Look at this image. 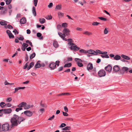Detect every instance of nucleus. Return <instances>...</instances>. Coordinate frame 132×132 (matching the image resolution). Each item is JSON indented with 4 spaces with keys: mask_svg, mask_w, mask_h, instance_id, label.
Masks as SVG:
<instances>
[{
    "mask_svg": "<svg viewBox=\"0 0 132 132\" xmlns=\"http://www.w3.org/2000/svg\"><path fill=\"white\" fill-rule=\"evenodd\" d=\"M26 119L22 117L14 114L13 117H12L10 120L11 124L10 125L11 128H14L15 127L17 126L18 125L21 123V122L25 120Z\"/></svg>",
    "mask_w": 132,
    "mask_h": 132,
    "instance_id": "obj_1",
    "label": "nucleus"
},
{
    "mask_svg": "<svg viewBox=\"0 0 132 132\" xmlns=\"http://www.w3.org/2000/svg\"><path fill=\"white\" fill-rule=\"evenodd\" d=\"M28 62L26 63L24 65V66L23 69H27V70H29L31 68H32L34 66V63L33 62H31L29 64V65L28 67Z\"/></svg>",
    "mask_w": 132,
    "mask_h": 132,
    "instance_id": "obj_2",
    "label": "nucleus"
},
{
    "mask_svg": "<svg viewBox=\"0 0 132 132\" xmlns=\"http://www.w3.org/2000/svg\"><path fill=\"white\" fill-rule=\"evenodd\" d=\"M10 128V125L8 123L3 124L2 126V130L6 131L8 130Z\"/></svg>",
    "mask_w": 132,
    "mask_h": 132,
    "instance_id": "obj_3",
    "label": "nucleus"
},
{
    "mask_svg": "<svg viewBox=\"0 0 132 132\" xmlns=\"http://www.w3.org/2000/svg\"><path fill=\"white\" fill-rule=\"evenodd\" d=\"M98 75L100 77H104L106 75V72L103 69H101L98 71Z\"/></svg>",
    "mask_w": 132,
    "mask_h": 132,
    "instance_id": "obj_4",
    "label": "nucleus"
},
{
    "mask_svg": "<svg viewBox=\"0 0 132 132\" xmlns=\"http://www.w3.org/2000/svg\"><path fill=\"white\" fill-rule=\"evenodd\" d=\"M128 68L127 67H123L120 70V74L123 75L125 73V72H126L127 73L128 72Z\"/></svg>",
    "mask_w": 132,
    "mask_h": 132,
    "instance_id": "obj_5",
    "label": "nucleus"
},
{
    "mask_svg": "<svg viewBox=\"0 0 132 132\" xmlns=\"http://www.w3.org/2000/svg\"><path fill=\"white\" fill-rule=\"evenodd\" d=\"M24 113L26 116L28 117H30L32 116L33 114L32 112L29 110H26L24 111L23 113H22V114Z\"/></svg>",
    "mask_w": 132,
    "mask_h": 132,
    "instance_id": "obj_6",
    "label": "nucleus"
},
{
    "mask_svg": "<svg viewBox=\"0 0 132 132\" xmlns=\"http://www.w3.org/2000/svg\"><path fill=\"white\" fill-rule=\"evenodd\" d=\"M120 68L119 66L118 65H115L114 66L113 68V71L112 73L117 72L120 70Z\"/></svg>",
    "mask_w": 132,
    "mask_h": 132,
    "instance_id": "obj_7",
    "label": "nucleus"
},
{
    "mask_svg": "<svg viewBox=\"0 0 132 132\" xmlns=\"http://www.w3.org/2000/svg\"><path fill=\"white\" fill-rule=\"evenodd\" d=\"M55 65V63L51 62L49 65L48 67L51 70H54L56 68Z\"/></svg>",
    "mask_w": 132,
    "mask_h": 132,
    "instance_id": "obj_8",
    "label": "nucleus"
},
{
    "mask_svg": "<svg viewBox=\"0 0 132 132\" xmlns=\"http://www.w3.org/2000/svg\"><path fill=\"white\" fill-rule=\"evenodd\" d=\"M3 113L5 114H10L12 110L11 108L8 109H2Z\"/></svg>",
    "mask_w": 132,
    "mask_h": 132,
    "instance_id": "obj_9",
    "label": "nucleus"
},
{
    "mask_svg": "<svg viewBox=\"0 0 132 132\" xmlns=\"http://www.w3.org/2000/svg\"><path fill=\"white\" fill-rule=\"evenodd\" d=\"M112 69V67L110 64H108L107 66L105 68V69L107 71L110 72L111 71Z\"/></svg>",
    "mask_w": 132,
    "mask_h": 132,
    "instance_id": "obj_10",
    "label": "nucleus"
},
{
    "mask_svg": "<svg viewBox=\"0 0 132 132\" xmlns=\"http://www.w3.org/2000/svg\"><path fill=\"white\" fill-rule=\"evenodd\" d=\"M58 34L60 37H61L63 40L65 41L67 40V39L65 38L66 36V35L64 34H62V33L60 32H58Z\"/></svg>",
    "mask_w": 132,
    "mask_h": 132,
    "instance_id": "obj_11",
    "label": "nucleus"
},
{
    "mask_svg": "<svg viewBox=\"0 0 132 132\" xmlns=\"http://www.w3.org/2000/svg\"><path fill=\"white\" fill-rule=\"evenodd\" d=\"M107 53V52L105 51L104 52H102V54L104 55H101V56L103 58H109V56L108 55L106 54Z\"/></svg>",
    "mask_w": 132,
    "mask_h": 132,
    "instance_id": "obj_12",
    "label": "nucleus"
},
{
    "mask_svg": "<svg viewBox=\"0 0 132 132\" xmlns=\"http://www.w3.org/2000/svg\"><path fill=\"white\" fill-rule=\"evenodd\" d=\"M62 32L65 35L68 36L69 35V33L70 32V31L68 28H64Z\"/></svg>",
    "mask_w": 132,
    "mask_h": 132,
    "instance_id": "obj_13",
    "label": "nucleus"
},
{
    "mask_svg": "<svg viewBox=\"0 0 132 132\" xmlns=\"http://www.w3.org/2000/svg\"><path fill=\"white\" fill-rule=\"evenodd\" d=\"M87 68L88 71L92 70L93 69V64L91 63H89L87 65Z\"/></svg>",
    "mask_w": 132,
    "mask_h": 132,
    "instance_id": "obj_14",
    "label": "nucleus"
},
{
    "mask_svg": "<svg viewBox=\"0 0 132 132\" xmlns=\"http://www.w3.org/2000/svg\"><path fill=\"white\" fill-rule=\"evenodd\" d=\"M27 104V103L25 102H22L21 103H20V104H19L18 106L17 107H23L24 108L25 106V105H26Z\"/></svg>",
    "mask_w": 132,
    "mask_h": 132,
    "instance_id": "obj_15",
    "label": "nucleus"
},
{
    "mask_svg": "<svg viewBox=\"0 0 132 132\" xmlns=\"http://www.w3.org/2000/svg\"><path fill=\"white\" fill-rule=\"evenodd\" d=\"M20 23L21 24H23L26 23V19L25 17H23L20 20Z\"/></svg>",
    "mask_w": 132,
    "mask_h": 132,
    "instance_id": "obj_16",
    "label": "nucleus"
},
{
    "mask_svg": "<svg viewBox=\"0 0 132 132\" xmlns=\"http://www.w3.org/2000/svg\"><path fill=\"white\" fill-rule=\"evenodd\" d=\"M7 22L6 21L4 20H2L0 21V24L2 26H6L7 25Z\"/></svg>",
    "mask_w": 132,
    "mask_h": 132,
    "instance_id": "obj_17",
    "label": "nucleus"
},
{
    "mask_svg": "<svg viewBox=\"0 0 132 132\" xmlns=\"http://www.w3.org/2000/svg\"><path fill=\"white\" fill-rule=\"evenodd\" d=\"M76 45L75 44V45H73V46H71L70 47V49L71 50H73L74 51H76Z\"/></svg>",
    "mask_w": 132,
    "mask_h": 132,
    "instance_id": "obj_18",
    "label": "nucleus"
},
{
    "mask_svg": "<svg viewBox=\"0 0 132 132\" xmlns=\"http://www.w3.org/2000/svg\"><path fill=\"white\" fill-rule=\"evenodd\" d=\"M121 56L123 58L126 60H129L130 59V58L129 56L124 54H122Z\"/></svg>",
    "mask_w": 132,
    "mask_h": 132,
    "instance_id": "obj_19",
    "label": "nucleus"
},
{
    "mask_svg": "<svg viewBox=\"0 0 132 132\" xmlns=\"http://www.w3.org/2000/svg\"><path fill=\"white\" fill-rule=\"evenodd\" d=\"M71 129V128L70 126H67L65 127L62 128V129L64 131H66V130H69Z\"/></svg>",
    "mask_w": 132,
    "mask_h": 132,
    "instance_id": "obj_20",
    "label": "nucleus"
},
{
    "mask_svg": "<svg viewBox=\"0 0 132 132\" xmlns=\"http://www.w3.org/2000/svg\"><path fill=\"white\" fill-rule=\"evenodd\" d=\"M121 59V57L120 56L118 55H116L114 57V59L116 60H120Z\"/></svg>",
    "mask_w": 132,
    "mask_h": 132,
    "instance_id": "obj_21",
    "label": "nucleus"
},
{
    "mask_svg": "<svg viewBox=\"0 0 132 132\" xmlns=\"http://www.w3.org/2000/svg\"><path fill=\"white\" fill-rule=\"evenodd\" d=\"M62 9V5L61 4H59L56 6L55 9H57L58 10H60Z\"/></svg>",
    "mask_w": 132,
    "mask_h": 132,
    "instance_id": "obj_22",
    "label": "nucleus"
},
{
    "mask_svg": "<svg viewBox=\"0 0 132 132\" xmlns=\"http://www.w3.org/2000/svg\"><path fill=\"white\" fill-rule=\"evenodd\" d=\"M42 34L40 32H38L37 34V36L38 37H40L39 39H43V36H42Z\"/></svg>",
    "mask_w": 132,
    "mask_h": 132,
    "instance_id": "obj_23",
    "label": "nucleus"
},
{
    "mask_svg": "<svg viewBox=\"0 0 132 132\" xmlns=\"http://www.w3.org/2000/svg\"><path fill=\"white\" fill-rule=\"evenodd\" d=\"M41 67V64L37 63L35 66L34 68L36 69L37 68H39Z\"/></svg>",
    "mask_w": 132,
    "mask_h": 132,
    "instance_id": "obj_24",
    "label": "nucleus"
},
{
    "mask_svg": "<svg viewBox=\"0 0 132 132\" xmlns=\"http://www.w3.org/2000/svg\"><path fill=\"white\" fill-rule=\"evenodd\" d=\"M88 51V53L89 54L95 55V51L92 50H90Z\"/></svg>",
    "mask_w": 132,
    "mask_h": 132,
    "instance_id": "obj_25",
    "label": "nucleus"
},
{
    "mask_svg": "<svg viewBox=\"0 0 132 132\" xmlns=\"http://www.w3.org/2000/svg\"><path fill=\"white\" fill-rule=\"evenodd\" d=\"M33 106V105H27V104H26V105H25V106L24 108V109H29L30 108H32Z\"/></svg>",
    "mask_w": 132,
    "mask_h": 132,
    "instance_id": "obj_26",
    "label": "nucleus"
},
{
    "mask_svg": "<svg viewBox=\"0 0 132 132\" xmlns=\"http://www.w3.org/2000/svg\"><path fill=\"white\" fill-rule=\"evenodd\" d=\"M4 10H2L0 12V14L2 15L5 14L6 13V11L7 10V9L6 8H4Z\"/></svg>",
    "mask_w": 132,
    "mask_h": 132,
    "instance_id": "obj_27",
    "label": "nucleus"
},
{
    "mask_svg": "<svg viewBox=\"0 0 132 132\" xmlns=\"http://www.w3.org/2000/svg\"><path fill=\"white\" fill-rule=\"evenodd\" d=\"M53 46L56 48H57L58 46V43L56 41H53Z\"/></svg>",
    "mask_w": 132,
    "mask_h": 132,
    "instance_id": "obj_28",
    "label": "nucleus"
},
{
    "mask_svg": "<svg viewBox=\"0 0 132 132\" xmlns=\"http://www.w3.org/2000/svg\"><path fill=\"white\" fill-rule=\"evenodd\" d=\"M83 34L87 35L88 36H90L92 35L93 34V33L92 32L86 31L83 32Z\"/></svg>",
    "mask_w": 132,
    "mask_h": 132,
    "instance_id": "obj_29",
    "label": "nucleus"
},
{
    "mask_svg": "<svg viewBox=\"0 0 132 132\" xmlns=\"http://www.w3.org/2000/svg\"><path fill=\"white\" fill-rule=\"evenodd\" d=\"M4 27L6 29H7V28H8L9 29H13V27L12 26H11V24H8L7 26H5Z\"/></svg>",
    "mask_w": 132,
    "mask_h": 132,
    "instance_id": "obj_30",
    "label": "nucleus"
},
{
    "mask_svg": "<svg viewBox=\"0 0 132 132\" xmlns=\"http://www.w3.org/2000/svg\"><path fill=\"white\" fill-rule=\"evenodd\" d=\"M72 64L71 63H68L67 64H65L64 66V67H69L71 66Z\"/></svg>",
    "mask_w": 132,
    "mask_h": 132,
    "instance_id": "obj_31",
    "label": "nucleus"
},
{
    "mask_svg": "<svg viewBox=\"0 0 132 132\" xmlns=\"http://www.w3.org/2000/svg\"><path fill=\"white\" fill-rule=\"evenodd\" d=\"M32 12L34 16H36V13L35 8L34 6L32 7Z\"/></svg>",
    "mask_w": 132,
    "mask_h": 132,
    "instance_id": "obj_32",
    "label": "nucleus"
},
{
    "mask_svg": "<svg viewBox=\"0 0 132 132\" xmlns=\"http://www.w3.org/2000/svg\"><path fill=\"white\" fill-rule=\"evenodd\" d=\"M39 20L41 24H43L45 22V20L44 18L42 19L39 18Z\"/></svg>",
    "mask_w": 132,
    "mask_h": 132,
    "instance_id": "obj_33",
    "label": "nucleus"
},
{
    "mask_svg": "<svg viewBox=\"0 0 132 132\" xmlns=\"http://www.w3.org/2000/svg\"><path fill=\"white\" fill-rule=\"evenodd\" d=\"M96 52L95 51V55H97L98 54V53L100 54H102V52L101 51L99 50H96Z\"/></svg>",
    "mask_w": 132,
    "mask_h": 132,
    "instance_id": "obj_34",
    "label": "nucleus"
},
{
    "mask_svg": "<svg viewBox=\"0 0 132 132\" xmlns=\"http://www.w3.org/2000/svg\"><path fill=\"white\" fill-rule=\"evenodd\" d=\"M36 56V54L34 52L32 54H31L30 56V60L34 58Z\"/></svg>",
    "mask_w": 132,
    "mask_h": 132,
    "instance_id": "obj_35",
    "label": "nucleus"
},
{
    "mask_svg": "<svg viewBox=\"0 0 132 132\" xmlns=\"http://www.w3.org/2000/svg\"><path fill=\"white\" fill-rule=\"evenodd\" d=\"M6 105V104L4 102H2L0 103V106L2 108H4V106H5Z\"/></svg>",
    "mask_w": 132,
    "mask_h": 132,
    "instance_id": "obj_36",
    "label": "nucleus"
},
{
    "mask_svg": "<svg viewBox=\"0 0 132 132\" xmlns=\"http://www.w3.org/2000/svg\"><path fill=\"white\" fill-rule=\"evenodd\" d=\"M79 52H80L84 53L85 54H86L87 53H88V51H86L82 49L80 50Z\"/></svg>",
    "mask_w": 132,
    "mask_h": 132,
    "instance_id": "obj_37",
    "label": "nucleus"
},
{
    "mask_svg": "<svg viewBox=\"0 0 132 132\" xmlns=\"http://www.w3.org/2000/svg\"><path fill=\"white\" fill-rule=\"evenodd\" d=\"M68 24L66 23H62L61 24V26L62 27L65 28L67 27Z\"/></svg>",
    "mask_w": 132,
    "mask_h": 132,
    "instance_id": "obj_38",
    "label": "nucleus"
},
{
    "mask_svg": "<svg viewBox=\"0 0 132 132\" xmlns=\"http://www.w3.org/2000/svg\"><path fill=\"white\" fill-rule=\"evenodd\" d=\"M75 61L77 62H82V61L81 59L78 58H75Z\"/></svg>",
    "mask_w": 132,
    "mask_h": 132,
    "instance_id": "obj_39",
    "label": "nucleus"
},
{
    "mask_svg": "<svg viewBox=\"0 0 132 132\" xmlns=\"http://www.w3.org/2000/svg\"><path fill=\"white\" fill-rule=\"evenodd\" d=\"M98 18L104 21H106L107 20V19L102 17H98Z\"/></svg>",
    "mask_w": 132,
    "mask_h": 132,
    "instance_id": "obj_40",
    "label": "nucleus"
},
{
    "mask_svg": "<svg viewBox=\"0 0 132 132\" xmlns=\"http://www.w3.org/2000/svg\"><path fill=\"white\" fill-rule=\"evenodd\" d=\"M20 36H21V37H16L17 38V39H18L19 40H21V41L23 40L24 39V38L23 37V36H21V35H20Z\"/></svg>",
    "mask_w": 132,
    "mask_h": 132,
    "instance_id": "obj_41",
    "label": "nucleus"
},
{
    "mask_svg": "<svg viewBox=\"0 0 132 132\" xmlns=\"http://www.w3.org/2000/svg\"><path fill=\"white\" fill-rule=\"evenodd\" d=\"M7 5H9L11 3L12 0H4Z\"/></svg>",
    "mask_w": 132,
    "mask_h": 132,
    "instance_id": "obj_42",
    "label": "nucleus"
},
{
    "mask_svg": "<svg viewBox=\"0 0 132 132\" xmlns=\"http://www.w3.org/2000/svg\"><path fill=\"white\" fill-rule=\"evenodd\" d=\"M60 63V61H59L57 60L56 61L55 63V66L56 67V65L57 67H58L59 66Z\"/></svg>",
    "mask_w": 132,
    "mask_h": 132,
    "instance_id": "obj_43",
    "label": "nucleus"
},
{
    "mask_svg": "<svg viewBox=\"0 0 132 132\" xmlns=\"http://www.w3.org/2000/svg\"><path fill=\"white\" fill-rule=\"evenodd\" d=\"M9 38H13L14 37V36L13 35V34L11 32V34H10L8 35Z\"/></svg>",
    "mask_w": 132,
    "mask_h": 132,
    "instance_id": "obj_44",
    "label": "nucleus"
},
{
    "mask_svg": "<svg viewBox=\"0 0 132 132\" xmlns=\"http://www.w3.org/2000/svg\"><path fill=\"white\" fill-rule=\"evenodd\" d=\"M58 14L59 16L62 17L64 16V14L63 13L60 12H58Z\"/></svg>",
    "mask_w": 132,
    "mask_h": 132,
    "instance_id": "obj_45",
    "label": "nucleus"
},
{
    "mask_svg": "<svg viewBox=\"0 0 132 132\" xmlns=\"http://www.w3.org/2000/svg\"><path fill=\"white\" fill-rule=\"evenodd\" d=\"M77 64L78 65L79 67H81L83 66V64L81 63L80 62H77Z\"/></svg>",
    "mask_w": 132,
    "mask_h": 132,
    "instance_id": "obj_46",
    "label": "nucleus"
},
{
    "mask_svg": "<svg viewBox=\"0 0 132 132\" xmlns=\"http://www.w3.org/2000/svg\"><path fill=\"white\" fill-rule=\"evenodd\" d=\"M100 24V23L97 22H94L92 24L93 26H97L98 25Z\"/></svg>",
    "mask_w": 132,
    "mask_h": 132,
    "instance_id": "obj_47",
    "label": "nucleus"
},
{
    "mask_svg": "<svg viewBox=\"0 0 132 132\" xmlns=\"http://www.w3.org/2000/svg\"><path fill=\"white\" fill-rule=\"evenodd\" d=\"M38 2V0H34V3L35 6H36Z\"/></svg>",
    "mask_w": 132,
    "mask_h": 132,
    "instance_id": "obj_48",
    "label": "nucleus"
},
{
    "mask_svg": "<svg viewBox=\"0 0 132 132\" xmlns=\"http://www.w3.org/2000/svg\"><path fill=\"white\" fill-rule=\"evenodd\" d=\"M66 126V124L64 123H62L61 124V125L60 126V128H63L64 127H65Z\"/></svg>",
    "mask_w": 132,
    "mask_h": 132,
    "instance_id": "obj_49",
    "label": "nucleus"
},
{
    "mask_svg": "<svg viewBox=\"0 0 132 132\" xmlns=\"http://www.w3.org/2000/svg\"><path fill=\"white\" fill-rule=\"evenodd\" d=\"M67 112H62L64 116H68V114L67 113Z\"/></svg>",
    "mask_w": 132,
    "mask_h": 132,
    "instance_id": "obj_50",
    "label": "nucleus"
},
{
    "mask_svg": "<svg viewBox=\"0 0 132 132\" xmlns=\"http://www.w3.org/2000/svg\"><path fill=\"white\" fill-rule=\"evenodd\" d=\"M53 6V4L52 3H49V5H48V7L49 8H51Z\"/></svg>",
    "mask_w": 132,
    "mask_h": 132,
    "instance_id": "obj_51",
    "label": "nucleus"
},
{
    "mask_svg": "<svg viewBox=\"0 0 132 132\" xmlns=\"http://www.w3.org/2000/svg\"><path fill=\"white\" fill-rule=\"evenodd\" d=\"M54 117L55 116L54 115H53L52 117H50L48 119V120H52L54 119Z\"/></svg>",
    "mask_w": 132,
    "mask_h": 132,
    "instance_id": "obj_52",
    "label": "nucleus"
},
{
    "mask_svg": "<svg viewBox=\"0 0 132 132\" xmlns=\"http://www.w3.org/2000/svg\"><path fill=\"white\" fill-rule=\"evenodd\" d=\"M48 18H46V19H47L51 20L52 19V16L51 15H48Z\"/></svg>",
    "mask_w": 132,
    "mask_h": 132,
    "instance_id": "obj_53",
    "label": "nucleus"
},
{
    "mask_svg": "<svg viewBox=\"0 0 132 132\" xmlns=\"http://www.w3.org/2000/svg\"><path fill=\"white\" fill-rule=\"evenodd\" d=\"M39 111H40V112L42 113L44 112L45 111V109L44 108L40 109L39 110Z\"/></svg>",
    "mask_w": 132,
    "mask_h": 132,
    "instance_id": "obj_54",
    "label": "nucleus"
},
{
    "mask_svg": "<svg viewBox=\"0 0 132 132\" xmlns=\"http://www.w3.org/2000/svg\"><path fill=\"white\" fill-rule=\"evenodd\" d=\"M13 32H14L15 35L16 34H18L19 32L17 31L15 29H14L13 31Z\"/></svg>",
    "mask_w": 132,
    "mask_h": 132,
    "instance_id": "obj_55",
    "label": "nucleus"
},
{
    "mask_svg": "<svg viewBox=\"0 0 132 132\" xmlns=\"http://www.w3.org/2000/svg\"><path fill=\"white\" fill-rule=\"evenodd\" d=\"M12 100V98L11 97H9L7 98L6 100V101L7 102H10Z\"/></svg>",
    "mask_w": 132,
    "mask_h": 132,
    "instance_id": "obj_56",
    "label": "nucleus"
},
{
    "mask_svg": "<svg viewBox=\"0 0 132 132\" xmlns=\"http://www.w3.org/2000/svg\"><path fill=\"white\" fill-rule=\"evenodd\" d=\"M42 101L40 103V105L42 107H45V105L46 104H42Z\"/></svg>",
    "mask_w": 132,
    "mask_h": 132,
    "instance_id": "obj_57",
    "label": "nucleus"
},
{
    "mask_svg": "<svg viewBox=\"0 0 132 132\" xmlns=\"http://www.w3.org/2000/svg\"><path fill=\"white\" fill-rule=\"evenodd\" d=\"M108 32V30L106 28H105L104 30V34H107Z\"/></svg>",
    "mask_w": 132,
    "mask_h": 132,
    "instance_id": "obj_58",
    "label": "nucleus"
},
{
    "mask_svg": "<svg viewBox=\"0 0 132 132\" xmlns=\"http://www.w3.org/2000/svg\"><path fill=\"white\" fill-rule=\"evenodd\" d=\"M3 111L2 109L0 110V116L1 117L3 115V113L2 112Z\"/></svg>",
    "mask_w": 132,
    "mask_h": 132,
    "instance_id": "obj_59",
    "label": "nucleus"
},
{
    "mask_svg": "<svg viewBox=\"0 0 132 132\" xmlns=\"http://www.w3.org/2000/svg\"><path fill=\"white\" fill-rule=\"evenodd\" d=\"M64 109L65 112H68V109L66 106H65L64 107Z\"/></svg>",
    "mask_w": 132,
    "mask_h": 132,
    "instance_id": "obj_60",
    "label": "nucleus"
},
{
    "mask_svg": "<svg viewBox=\"0 0 132 132\" xmlns=\"http://www.w3.org/2000/svg\"><path fill=\"white\" fill-rule=\"evenodd\" d=\"M31 50V47H27L26 48V50L27 51H29Z\"/></svg>",
    "mask_w": 132,
    "mask_h": 132,
    "instance_id": "obj_61",
    "label": "nucleus"
},
{
    "mask_svg": "<svg viewBox=\"0 0 132 132\" xmlns=\"http://www.w3.org/2000/svg\"><path fill=\"white\" fill-rule=\"evenodd\" d=\"M61 26L59 24H58L57 26V29H60L61 27Z\"/></svg>",
    "mask_w": 132,
    "mask_h": 132,
    "instance_id": "obj_62",
    "label": "nucleus"
},
{
    "mask_svg": "<svg viewBox=\"0 0 132 132\" xmlns=\"http://www.w3.org/2000/svg\"><path fill=\"white\" fill-rule=\"evenodd\" d=\"M6 32L8 35H9L10 34L11 32V31L9 30H7L6 31Z\"/></svg>",
    "mask_w": 132,
    "mask_h": 132,
    "instance_id": "obj_63",
    "label": "nucleus"
},
{
    "mask_svg": "<svg viewBox=\"0 0 132 132\" xmlns=\"http://www.w3.org/2000/svg\"><path fill=\"white\" fill-rule=\"evenodd\" d=\"M101 61V60L100 59H98L96 61V63H99Z\"/></svg>",
    "mask_w": 132,
    "mask_h": 132,
    "instance_id": "obj_64",
    "label": "nucleus"
}]
</instances>
